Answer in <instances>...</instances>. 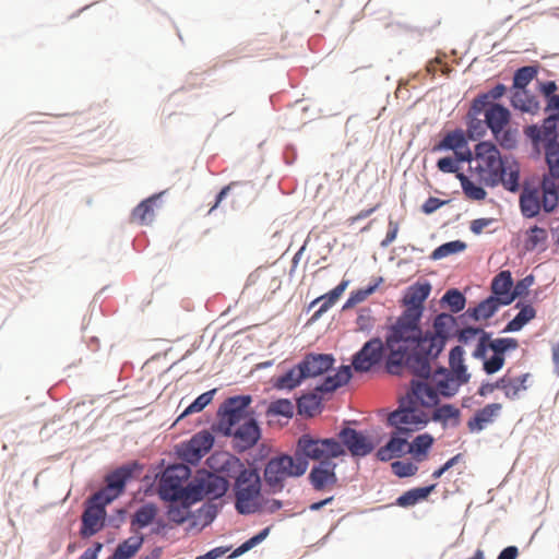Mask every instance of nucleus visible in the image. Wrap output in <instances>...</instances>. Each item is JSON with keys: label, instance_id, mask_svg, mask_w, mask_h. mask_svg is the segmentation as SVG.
Masks as SVG:
<instances>
[{"label": "nucleus", "instance_id": "obj_46", "mask_svg": "<svg viewBox=\"0 0 559 559\" xmlns=\"http://www.w3.org/2000/svg\"><path fill=\"white\" fill-rule=\"evenodd\" d=\"M433 444V437L429 433H423L417 436L408 447V453L420 456L426 455L429 451V449Z\"/></svg>", "mask_w": 559, "mask_h": 559}, {"label": "nucleus", "instance_id": "obj_14", "mask_svg": "<svg viewBox=\"0 0 559 559\" xmlns=\"http://www.w3.org/2000/svg\"><path fill=\"white\" fill-rule=\"evenodd\" d=\"M335 357L332 354L309 353L298 362L301 374L308 378L320 377L333 369Z\"/></svg>", "mask_w": 559, "mask_h": 559}, {"label": "nucleus", "instance_id": "obj_18", "mask_svg": "<svg viewBox=\"0 0 559 559\" xmlns=\"http://www.w3.org/2000/svg\"><path fill=\"white\" fill-rule=\"evenodd\" d=\"M427 380L429 378L414 377L409 385L413 388V394L423 407H436L440 404V395L437 388L427 383Z\"/></svg>", "mask_w": 559, "mask_h": 559}, {"label": "nucleus", "instance_id": "obj_42", "mask_svg": "<svg viewBox=\"0 0 559 559\" xmlns=\"http://www.w3.org/2000/svg\"><path fill=\"white\" fill-rule=\"evenodd\" d=\"M215 393L216 389H212L200 394L189 406L186 407V409L178 417L177 421L193 413H199L203 411L212 402Z\"/></svg>", "mask_w": 559, "mask_h": 559}, {"label": "nucleus", "instance_id": "obj_49", "mask_svg": "<svg viewBox=\"0 0 559 559\" xmlns=\"http://www.w3.org/2000/svg\"><path fill=\"white\" fill-rule=\"evenodd\" d=\"M518 135L519 132L516 129L506 127L503 131H500L497 135L492 136L502 148L511 151L518 146Z\"/></svg>", "mask_w": 559, "mask_h": 559}, {"label": "nucleus", "instance_id": "obj_16", "mask_svg": "<svg viewBox=\"0 0 559 559\" xmlns=\"http://www.w3.org/2000/svg\"><path fill=\"white\" fill-rule=\"evenodd\" d=\"M295 455L301 461L307 472L309 467V460L321 461L325 459V449L322 439H316L308 433L301 435L296 443Z\"/></svg>", "mask_w": 559, "mask_h": 559}, {"label": "nucleus", "instance_id": "obj_61", "mask_svg": "<svg viewBox=\"0 0 559 559\" xmlns=\"http://www.w3.org/2000/svg\"><path fill=\"white\" fill-rule=\"evenodd\" d=\"M437 167L441 173L444 174H454L457 173L460 166L457 165V160L451 156H444L438 159Z\"/></svg>", "mask_w": 559, "mask_h": 559}, {"label": "nucleus", "instance_id": "obj_63", "mask_svg": "<svg viewBox=\"0 0 559 559\" xmlns=\"http://www.w3.org/2000/svg\"><path fill=\"white\" fill-rule=\"evenodd\" d=\"M386 449H390L391 454H393V457H401L404 455V447L406 445V439L405 438H395L391 437L388 440Z\"/></svg>", "mask_w": 559, "mask_h": 559}, {"label": "nucleus", "instance_id": "obj_48", "mask_svg": "<svg viewBox=\"0 0 559 559\" xmlns=\"http://www.w3.org/2000/svg\"><path fill=\"white\" fill-rule=\"evenodd\" d=\"M558 121L559 118L555 116H548L544 119L542 131L545 140V144H550L554 146V144H558Z\"/></svg>", "mask_w": 559, "mask_h": 559}, {"label": "nucleus", "instance_id": "obj_47", "mask_svg": "<svg viewBox=\"0 0 559 559\" xmlns=\"http://www.w3.org/2000/svg\"><path fill=\"white\" fill-rule=\"evenodd\" d=\"M192 513L194 514L193 518L197 520L194 524L200 522L203 526H206L216 519L218 514V507L213 502H206Z\"/></svg>", "mask_w": 559, "mask_h": 559}, {"label": "nucleus", "instance_id": "obj_13", "mask_svg": "<svg viewBox=\"0 0 559 559\" xmlns=\"http://www.w3.org/2000/svg\"><path fill=\"white\" fill-rule=\"evenodd\" d=\"M337 437L343 448L347 449L353 456H367L374 449L373 443L361 431L350 427L342 428Z\"/></svg>", "mask_w": 559, "mask_h": 559}, {"label": "nucleus", "instance_id": "obj_9", "mask_svg": "<svg viewBox=\"0 0 559 559\" xmlns=\"http://www.w3.org/2000/svg\"><path fill=\"white\" fill-rule=\"evenodd\" d=\"M93 500L94 495L86 500V507L82 513L80 535L83 538L94 536L105 526V519L107 515L106 506H108L109 502L104 499L96 501Z\"/></svg>", "mask_w": 559, "mask_h": 559}, {"label": "nucleus", "instance_id": "obj_10", "mask_svg": "<svg viewBox=\"0 0 559 559\" xmlns=\"http://www.w3.org/2000/svg\"><path fill=\"white\" fill-rule=\"evenodd\" d=\"M475 158L481 160L475 170L485 176H491L492 173H499L507 165L508 159L502 158L497 145L491 141H480L474 148Z\"/></svg>", "mask_w": 559, "mask_h": 559}, {"label": "nucleus", "instance_id": "obj_55", "mask_svg": "<svg viewBox=\"0 0 559 559\" xmlns=\"http://www.w3.org/2000/svg\"><path fill=\"white\" fill-rule=\"evenodd\" d=\"M391 467L394 475L400 478L411 477L418 471V467L414 463L404 461H394Z\"/></svg>", "mask_w": 559, "mask_h": 559}, {"label": "nucleus", "instance_id": "obj_25", "mask_svg": "<svg viewBox=\"0 0 559 559\" xmlns=\"http://www.w3.org/2000/svg\"><path fill=\"white\" fill-rule=\"evenodd\" d=\"M464 353L461 345L454 346L449 353V369L461 383H467L471 379V373L464 362Z\"/></svg>", "mask_w": 559, "mask_h": 559}, {"label": "nucleus", "instance_id": "obj_5", "mask_svg": "<svg viewBox=\"0 0 559 559\" xmlns=\"http://www.w3.org/2000/svg\"><path fill=\"white\" fill-rule=\"evenodd\" d=\"M457 325V319L447 312L437 314L432 322V330L424 331L426 362L437 360L452 337V329Z\"/></svg>", "mask_w": 559, "mask_h": 559}, {"label": "nucleus", "instance_id": "obj_28", "mask_svg": "<svg viewBox=\"0 0 559 559\" xmlns=\"http://www.w3.org/2000/svg\"><path fill=\"white\" fill-rule=\"evenodd\" d=\"M558 183L559 164L549 165L548 171L545 173L540 179V190H545L546 205H555V203L550 204L549 201H552L557 198Z\"/></svg>", "mask_w": 559, "mask_h": 559}, {"label": "nucleus", "instance_id": "obj_37", "mask_svg": "<svg viewBox=\"0 0 559 559\" xmlns=\"http://www.w3.org/2000/svg\"><path fill=\"white\" fill-rule=\"evenodd\" d=\"M466 248L467 245L463 240L457 239L448 241L438 246L430 254V259L433 261L441 260L449 255L463 252Z\"/></svg>", "mask_w": 559, "mask_h": 559}, {"label": "nucleus", "instance_id": "obj_38", "mask_svg": "<svg viewBox=\"0 0 559 559\" xmlns=\"http://www.w3.org/2000/svg\"><path fill=\"white\" fill-rule=\"evenodd\" d=\"M526 240L524 247L526 251H534L539 246H545L548 239L546 229L534 225L526 230ZM546 247L543 248L545 250Z\"/></svg>", "mask_w": 559, "mask_h": 559}, {"label": "nucleus", "instance_id": "obj_33", "mask_svg": "<svg viewBox=\"0 0 559 559\" xmlns=\"http://www.w3.org/2000/svg\"><path fill=\"white\" fill-rule=\"evenodd\" d=\"M307 378L301 374V369H298L297 364L280 376L273 383V386L277 390L292 391L299 386Z\"/></svg>", "mask_w": 559, "mask_h": 559}, {"label": "nucleus", "instance_id": "obj_1", "mask_svg": "<svg viewBox=\"0 0 559 559\" xmlns=\"http://www.w3.org/2000/svg\"><path fill=\"white\" fill-rule=\"evenodd\" d=\"M419 313L403 311L388 328L384 341L372 337L353 355L354 370L369 372L384 359V369L389 374L401 377L407 370L414 377L429 378L431 366L426 362Z\"/></svg>", "mask_w": 559, "mask_h": 559}, {"label": "nucleus", "instance_id": "obj_20", "mask_svg": "<svg viewBox=\"0 0 559 559\" xmlns=\"http://www.w3.org/2000/svg\"><path fill=\"white\" fill-rule=\"evenodd\" d=\"M199 474L203 480L205 496L219 499L226 495L229 489V481L226 477L206 469H200Z\"/></svg>", "mask_w": 559, "mask_h": 559}, {"label": "nucleus", "instance_id": "obj_31", "mask_svg": "<svg viewBox=\"0 0 559 559\" xmlns=\"http://www.w3.org/2000/svg\"><path fill=\"white\" fill-rule=\"evenodd\" d=\"M180 491V500L189 503L191 507L205 497L203 480L199 472Z\"/></svg>", "mask_w": 559, "mask_h": 559}, {"label": "nucleus", "instance_id": "obj_4", "mask_svg": "<svg viewBox=\"0 0 559 559\" xmlns=\"http://www.w3.org/2000/svg\"><path fill=\"white\" fill-rule=\"evenodd\" d=\"M304 466L305 464L295 454L281 453L271 457L263 471V479L270 488V492H282L287 478H298L305 475Z\"/></svg>", "mask_w": 559, "mask_h": 559}, {"label": "nucleus", "instance_id": "obj_64", "mask_svg": "<svg viewBox=\"0 0 559 559\" xmlns=\"http://www.w3.org/2000/svg\"><path fill=\"white\" fill-rule=\"evenodd\" d=\"M417 404H419L418 400L413 394V388L409 386V391L400 400L399 407L412 414L417 412Z\"/></svg>", "mask_w": 559, "mask_h": 559}, {"label": "nucleus", "instance_id": "obj_51", "mask_svg": "<svg viewBox=\"0 0 559 559\" xmlns=\"http://www.w3.org/2000/svg\"><path fill=\"white\" fill-rule=\"evenodd\" d=\"M519 346V343L513 337H502L491 340V350L500 356H504V354L509 350H514Z\"/></svg>", "mask_w": 559, "mask_h": 559}, {"label": "nucleus", "instance_id": "obj_3", "mask_svg": "<svg viewBox=\"0 0 559 559\" xmlns=\"http://www.w3.org/2000/svg\"><path fill=\"white\" fill-rule=\"evenodd\" d=\"M221 472L228 476L237 473L234 483L235 509L241 515L260 512L261 502H254L262 489L261 475L257 467H246L243 462L236 455L228 454L223 461Z\"/></svg>", "mask_w": 559, "mask_h": 559}, {"label": "nucleus", "instance_id": "obj_15", "mask_svg": "<svg viewBox=\"0 0 559 559\" xmlns=\"http://www.w3.org/2000/svg\"><path fill=\"white\" fill-rule=\"evenodd\" d=\"M336 467L337 464L329 459H323L318 464H314L308 475L312 488L321 491L328 486L336 485L338 480Z\"/></svg>", "mask_w": 559, "mask_h": 559}, {"label": "nucleus", "instance_id": "obj_53", "mask_svg": "<svg viewBox=\"0 0 559 559\" xmlns=\"http://www.w3.org/2000/svg\"><path fill=\"white\" fill-rule=\"evenodd\" d=\"M491 336L492 333L483 332V335L479 337L478 344L472 354L473 358L483 360V362L485 361L488 349H491Z\"/></svg>", "mask_w": 559, "mask_h": 559}, {"label": "nucleus", "instance_id": "obj_40", "mask_svg": "<svg viewBox=\"0 0 559 559\" xmlns=\"http://www.w3.org/2000/svg\"><path fill=\"white\" fill-rule=\"evenodd\" d=\"M528 377H530V373H523L516 378L504 377V380H506L504 395H506V397H508L510 400L519 399L520 392L527 390L525 382L528 379Z\"/></svg>", "mask_w": 559, "mask_h": 559}, {"label": "nucleus", "instance_id": "obj_29", "mask_svg": "<svg viewBox=\"0 0 559 559\" xmlns=\"http://www.w3.org/2000/svg\"><path fill=\"white\" fill-rule=\"evenodd\" d=\"M467 145V136L462 129H455L451 132H448L444 138L432 147V152H443V151H457L459 148H463Z\"/></svg>", "mask_w": 559, "mask_h": 559}, {"label": "nucleus", "instance_id": "obj_22", "mask_svg": "<svg viewBox=\"0 0 559 559\" xmlns=\"http://www.w3.org/2000/svg\"><path fill=\"white\" fill-rule=\"evenodd\" d=\"M502 409L500 403L487 404L485 407L478 409L474 417L467 421V427L471 432H480L489 424L495 421V418L499 416Z\"/></svg>", "mask_w": 559, "mask_h": 559}, {"label": "nucleus", "instance_id": "obj_59", "mask_svg": "<svg viewBox=\"0 0 559 559\" xmlns=\"http://www.w3.org/2000/svg\"><path fill=\"white\" fill-rule=\"evenodd\" d=\"M485 332L481 328L467 326L456 331L455 336L457 341L463 344H468L476 335H483Z\"/></svg>", "mask_w": 559, "mask_h": 559}, {"label": "nucleus", "instance_id": "obj_12", "mask_svg": "<svg viewBox=\"0 0 559 559\" xmlns=\"http://www.w3.org/2000/svg\"><path fill=\"white\" fill-rule=\"evenodd\" d=\"M545 190L540 187H534L525 181L522 185L519 207L524 218H534L539 215L540 211L545 212Z\"/></svg>", "mask_w": 559, "mask_h": 559}, {"label": "nucleus", "instance_id": "obj_44", "mask_svg": "<svg viewBox=\"0 0 559 559\" xmlns=\"http://www.w3.org/2000/svg\"><path fill=\"white\" fill-rule=\"evenodd\" d=\"M466 126H467V139L476 141L483 138L486 134L485 120L478 118V115L467 114L466 116Z\"/></svg>", "mask_w": 559, "mask_h": 559}, {"label": "nucleus", "instance_id": "obj_11", "mask_svg": "<svg viewBox=\"0 0 559 559\" xmlns=\"http://www.w3.org/2000/svg\"><path fill=\"white\" fill-rule=\"evenodd\" d=\"M520 178V166L515 159H512L511 163L508 160L499 173H492L491 176H481V182L490 188L502 185L507 191L515 193L521 188Z\"/></svg>", "mask_w": 559, "mask_h": 559}, {"label": "nucleus", "instance_id": "obj_45", "mask_svg": "<svg viewBox=\"0 0 559 559\" xmlns=\"http://www.w3.org/2000/svg\"><path fill=\"white\" fill-rule=\"evenodd\" d=\"M267 416H282L285 418H293L294 416V404L289 399H278L272 402L267 409Z\"/></svg>", "mask_w": 559, "mask_h": 559}, {"label": "nucleus", "instance_id": "obj_27", "mask_svg": "<svg viewBox=\"0 0 559 559\" xmlns=\"http://www.w3.org/2000/svg\"><path fill=\"white\" fill-rule=\"evenodd\" d=\"M510 103L512 107L522 112L534 115L539 109V103L536 100V97L527 90L512 91Z\"/></svg>", "mask_w": 559, "mask_h": 559}, {"label": "nucleus", "instance_id": "obj_41", "mask_svg": "<svg viewBox=\"0 0 559 559\" xmlns=\"http://www.w3.org/2000/svg\"><path fill=\"white\" fill-rule=\"evenodd\" d=\"M536 74L537 68L534 66L519 68L513 75L512 91L526 90Z\"/></svg>", "mask_w": 559, "mask_h": 559}, {"label": "nucleus", "instance_id": "obj_52", "mask_svg": "<svg viewBox=\"0 0 559 559\" xmlns=\"http://www.w3.org/2000/svg\"><path fill=\"white\" fill-rule=\"evenodd\" d=\"M322 442L325 449V459H336L345 454V449L343 448L341 440L338 441L334 438H324L322 439Z\"/></svg>", "mask_w": 559, "mask_h": 559}, {"label": "nucleus", "instance_id": "obj_32", "mask_svg": "<svg viewBox=\"0 0 559 559\" xmlns=\"http://www.w3.org/2000/svg\"><path fill=\"white\" fill-rule=\"evenodd\" d=\"M436 487L437 484H431L425 487L412 488L396 499V504L402 508L415 506L420 500H425Z\"/></svg>", "mask_w": 559, "mask_h": 559}, {"label": "nucleus", "instance_id": "obj_35", "mask_svg": "<svg viewBox=\"0 0 559 559\" xmlns=\"http://www.w3.org/2000/svg\"><path fill=\"white\" fill-rule=\"evenodd\" d=\"M466 301L465 295L457 288L448 289L440 299V304L448 306L452 313L464 310Z\"/></svg>", "mask_w": 559, "mask_h": 559}, {"label": "nucleus", "instance_id": "obj_39", "mask_svg": "<svg viewBox=\"0 0 559 559\" xmlns=\"http://www.w3.org/2000/svg\"><path fill=\"white\" fill-rule=\"evenodd\" d=\"M179 501L180 504H174L173 502L167 509L168 519L176 524H182L194 516L190 510L191 506L182 500Z\"/></svg>", "mask_w": 559, "mask_h": 559}, {"label": "nucleus", "instance_id": "obj_30", "mask_svg": "<svg viewBox=\"0 0 559 559\" xmlns=\"http://www.w3.org/2000/svg\"><path fill=\"white\" fill-rule=\"evenodd\" d=\"M145 538L143 535L130 536L119 543L110 559H131L140 550Z\"/></svg>", "mask_w": 559, "mask_h": 559}, {"label": "nucleus", "instance_id": "obj_58", "mask_svg": "<svg viewBox=\"0 0 559 559\" xmlns=\"http://www.w3.org/2000/svg\"><path fill=\"white\" fill-rule=\"evenodd\" d=\"M354 369V366L353 364L352 365H342L341 367H338L335 371L334 374H332V377L334 378L335 382L337 383V385L341 388L345 384H347L352 377H353V372L352 370Z\"/></svg>", "mask_w": 559, "mask_h": 559}, {"label": "nucleus", "instance_id": "obj_36", "mask_svg": "<svg viewBox=\"0 0 559 559\" xmlns=\"http://www.w3.org/2000/svg\"><path fill=\"white\" fill-rule=\"evenodd\" d=\"M157 514V508L153 503H145L141 506L134 513L131 524L132 526H138L139 528H144L148 526L155 519Z\"/></svg>", "mask_w": 559, "mask_h": 559}, {"label": "nucleus", "instance_id": "obj_8", "mask_svg": "<svg viewBox=\"0 0 559 559\" xmlns=\"http://www.w3.org/2000/svg\"><path fill=\"white\" fill-rule=\"evenodd\" d=\"M215 438L209 430H202L195 433L189 441L181 442L176 447L179 457L191 465H197L201 459L211 451Z\"/></svg>", "mask_w": 559, "mask_h": 559}, {"label": "nucleus", "instance_id": "obj_23", "mask_svg": "<svg viewBox=\"0 0 559 559\" xmlns=\"http://www.w3.org/2000/svg\"><path fill=\"white\" fill-rule=\"evenodd\" d=\"M514 285L512 274L509 270H504L499 272L491 282V297H497L502 304L503 307L509 306L510 301H504L510 293H512V287Z\"/></svg>", "mask_w": 559, "mask_h": 559}, {"label": "nucleus", "instance_id": "obj_19", "mask_svg": "<svg viewBox=\"0 0 559 559\" xmlns=\"http://www.w3.org/2000/svg\"><path fill=\"white\" fill-rule=\"evenodd\" d=\"M485 123L492 135H497L509 124L511 119L510 110L500 103H492L485 110Z\"/></svg>", "mask_w": 559, "mask_h": 559}, {"label": "nucleus", "instance_id": "obj_21", "mask_svg": "<svg viewBox=\"0 0 559 559\" xmlns=\"http://www.w3.org/2000/svg\"><path fill=\"white\" fill-rule=\"evenodd\" d=\"M500 307L503 306L500 304L499 299L489 295L476 307L465 310V312H463L459 319L462 321H464L466 318H469L474 321L488 320L497 313Z\"/></svg>", "mask_w": 559, "mask_h": 559}, {"label": "nucleus", "instance_id": "obj_24", "mask_svg": "<svg viewBox=\"0 0 559 559\" xmlns=\"http://www.w3.org/2000/svg\"><path fill=\"white\" fill-rule=\"evenodd\" d=\"M297 413L300 416L312 418L317 415L322 406V397L319 392L313 391L301 394L297 401Z\"/></svg>", "mask_w": 559, "mask_h": 559}, {"label": "nucleus", "instance_id": "obj_56", "mask_svg": "<svg viewBox=\"0 0 559 559\" xmlns=\"http://www.w3.org/2000/svg\"><path fill=\"white\" fill-rule=\"evenodd\" d=\"M412 414L397 407L388 417L389 426H412Z\"/></svg>", "mask_w": 559, "mask_h": 559}, {"label": "nucleus", "instance_id": "obj_60", "mask_svg": "<svg viewBox=\"0 0 559 559\" xmlns=\"http://www.w3.org/2000/svg\"><path fill=\"white\" fill-rule=\"evenodd\" d=\"M462 190L467 198L475 201L484 200L487 195L486 190L481 186L474 183L472 180Z\"/></svg>", "mask_w": 559, "mask_h": 559}, {"label": "nucleus", "instance_id": "obj_2", "mask_svg": "<svg viewBox=\"0 0 559 559\" xmlns=\"http://www.w3.org/2000/svg\"><path fill=\"white\" fill-rule=\"evenodd\" d=\"M252 402L251 395H234L226 399L217 409V423L211 426L212 432L224 437H234V449L242 453L253 448L261 439V428L255 417L250 416L235 430L233 429L246 416Z\"/></svg>", "mask_w": 559, "mask_h": 559}, {"label": "nucleus", "instance_id": "obj_50", "mask_svg": "<svg viewBox=\"0 0 559 559\" xmlns=\"http://www.w3.org/2000/svg\"><path fill=\"white\" fill-rule=\"evenodd\" d=\"M534 281L535 277L532 274L526 275L522 280L518 281L512 287V293H510V296H508L504 301H510L511 305L516 298L526 295L530 287L534 284Z\"/></svg>", "mask_w": 559, "mask_h": 559}, {"label": "nucleus", "instance_id": "obj_54", "mask_svg": "<svg viewBox=\"0 0 559 559\" xmlns=\"http://www.w3.org/2000/svg\"><path fill=\"white\" fill-rule=\"evenodd\" d=\"M373 323L374 319L371 316V309L370 308H361L359 310L358 317L356 319V324L358 326V330L364 333H371L373 330Z\"/></svg>", "mask_w": 559, "mask_h": 559}, {"label": "nucleus", "instance_id": "obj_57", "mask_svg": "<svg viewBox=\"0 0 559 559\" xmlns=\"http://www.w3.org/2000/svg\"><path fill=\"white\" fill-rule=\"evenodd\" d=\"M504 361V356L493 353L490 358L485 359L483 369L487 374H493L503 368Z\"/></svg>", "mask_w": 559, "mask_h": 559}, {"label": "nucleus", "instance_id": "obj_6", "mask_svg": "<svg viewBox=\"0 0 559 559\" xmlns=\"http://www.w3.org/2000/svg\"><path fill=\"white\" fill-rule=\"evenodd\" d=\"M191 476V468L185 463L169 465L159 479L158 496L163 501L177 502L180 500L182 481Z\"/></svg>", "mask_w": 559, "mask_h": 559}, {"label": "nucleus", "instance_id": "obj_17", "mask_svg": "<svg viewBox=\"0 0 559 559\" xmlns=\"http://www.w3.org/2000/svg\"><path fill=\"white\" fill-rule=\"evenodd\" d=\"M431 292V284L426 281L423 284L416 283L411 285L403 298V304L406 307L404 311L416 314L423 318L424 314V302L429 297Z\"/></svg>", "mask_w": 559, "mask_h": 559}, {"label": "nucleus", "instance_id": "obj_62", "mask_svg": "<svg viewBox=\"0 0 559 559\" xmlns=\"http://www.w3.org/2000/svg\"><path fill=\"white\" fill-rule=\"evenodd\" d=\"M504 388H506V380H504V377H502V378H499L493 383L483 382L481 385L479 386L477 393H478V395L485 397L498 389L502 390L504 392Z\"/></svg>", "mask_w": 559, "mask_h": 559}, {"label": "nucleus", "instance_id": "obj_34", "mask_svg": "<svg viewBox=\"0 0 559 559\" xmlns=\"http://www.w3.org/2000/svg\"><path fill=\"white\" fill-rule=\"evenodd\" d=\"M160 194H154L142 202H140L132 211L134 219L139 221L142 225H147L154 219V206L159 200Z\"/></svg>", "mask_w": 559, "mask_h": 559}, {"label": "nucleus", "instance_id": "obj_7", "mask_svg": "<svg viewBox=\"0 0 559 559\" xmlns=\"http://www.w3.org/2000/svg\"><path fill=\"white\" fill-rule=\"evenodd\" d=\"M135 469H141V466L133 462L108 473L105 477L106 486L94 493L93 501L104 499L111 503L123 492L128 480L132 478Z\"/></svg>", "mask_w": 559, "mask_h": 559}, {"label": "nucleus", "instance_id": "obj_43", "mask_svg": "<svg viewBox=\"0 0 559 559\" xmlns=\"http://www.w3.org/2000/svg\"><path fill=\"white\" fill-rule=\"evenodd\" d=\"M463 384L464 383H461V381L457 380L454 374L452 377L441 378L436 381V388L439 392V395L445 399H450L456 395Z\"/></svg>", "mask_w": 559, "mask_h": 559}, {"label": "nucleus", "instance_id": "obj_26", "mask_svg": "<svg viewBox=\"0 0 559 559\" xmlns=\"http://www.w3.org/2000/svg\"><path fill=\"white\" fill-rule=\"evenodd\" d=\"M515 308L519 312L510 320L503 329V333H514L521 331L531 320L536 317V310L531 304L516 302Z\"/></svg>", "mask_w": 559, "mask_h": 559}]
</instances>
